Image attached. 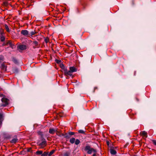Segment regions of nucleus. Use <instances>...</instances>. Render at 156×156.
Segmentation results:
<instances>
[{"label": "nucleus", "mask_w": 156, "mask_h": 156, "mask_svg": "<svg viewBox=\"0 0 156 156\" xmlns=\"http://www.w3.org/2000/svg\"><path fill=\"white\" fill-rule=\"evenodd\" d=\"M84 150L86 151L87 154H91L92 152L94 153H96L97 152L96 150L95 149L91 147L89 145H87L86 146L84 149Z\"/></svg>", "instance_id": "obj_1"}, {"label": "nucleus", "mask_w": 156, "mask_h": 156, "mask_svg": "<svg viewBox=\"0 0 156 156\" xmlns=\"http://www.w3.org/2000/svg\"><path fill=\"white\" fill-rule=\"evenodd\" d=\"M9 100L7 98H3L2 99V101L3 104L0 105V107H5L8 104Z\"/></svg>", "instance_id": "obj_2"}, {"label": "nucleus", "mask_w": 156, "mask_h": 156, "mask_svg": "<svg viewBox=\"0 0 156 156\" xmlns=\"http://www.w3.org/2000/svg\"><path fill=\"white\" fill-rule=\"evenodd\" d=\"M63 72L64 73L65 75L66 76L69 75L70 76H71L72 75V73L70 70L68 71L67 69H65Z\"/></svg>", "instance_id": "obj_3"}, {"label": "nucleus", "mask_w": 156, "mask_h": 156, "mask_svg": "<svg viewBox=\"0 0 156 156\" xmlns=\"http://www.w3.org/2000/svg\"><path fill=\"white\" fill-rule=\"evenodd\" d=\"M21 33L22 34L26 37L29 36V32L27 30H22Z\"/></svg>", "instance_id": "obj_4"}, {"label": "nucleus", "mask_w": 156, "mask_h": 156, "mask_svg": "<svg viewBox=\"0 0 156 156\" xmlns=\"http://www.w3.org/2000/svg\"><path fill=\"white\" fill-rule=\"evenodd\" d=\"M3 32V30L2 29H0V35L1 36V41H4L5 40V37L2 35Z\"/></svg>", "instance_id": "obj_5"}, {"label": "nucleus", "mask_w": 156, "mask_h": 156, "mask_svg": "<svg viewBox=\"0 0 156 156\" xmlns=\"http://www.w3.org/2000/svg\"><path fill=\"white\" fill-rule=\"evenodd\" d=\"M46 145V142L45 140H43L41 143L39 144V145L42 148H44Z\"/></svg>", "instance_id": "obj_6"}, {"label": "nucleus", "mask_w": 156, "mask_h": 156, "mask_svg": "<svg viewBox=\"0 0 156 156\" xmlns=\"http://www.w3.org/2000/svg\"><path fill=\"white\" fill-rule=\"evenodd\" d=\"M6 45H9L10 47H11L12 48L13 45L12 43L9 41H8L7 42L4 43L2 44L3 46H5Z\"/></svg>", "instance_id": "obj_7"}, {"label": "nucleus", "mask_w": 156, "mask_h": 156, "mask_svg": "<svg viewBox=\"0 0 156 156\" xmlns=\"http://www.w3.org/2000/svg\"><path fill=\"white\" fill-rule=\"evenodd\" d=\"M19 48L22 50L26 49V46L25 45L21 44L19 46Z\"/></svg>", "instance_id": "obj_8"}, {"label": "nucleus", "mask_w": 156, "mask_h": 156, "mask_svg": "<svg viewBox=\"0 0 156 156\" xmlns=\"http://www.w3.org/2000/svg\"><path fill=\"white\" fill-rule=\"evenodd\" d=\"M57 131L56 129L50 128L49 129V133L50 134H53Z\"/></svg>", "instance_id": "obj_9"}, {"label": "nucleus", "mask_w": 156, "mask_h": 156, "mask_svg": "<svg viewBox=\"0 0 156 156\" xmlns=\"http://www.w3.org/2000/svg\"><path fill=\"white\" fill-rule=\"evenodd\" d=\"M140 134L141 135L145 137H147V133L145 131L141 132L140 133Z\"/></svg>", "instance_id": "obj_10"}, {"label": "nucleus", "mask_w": 156, "mask_h": 156, "mask_svg": "<svg viewBox=\"0 0 156 156\" xmlns=\"http://www.w3.org/2000/svg\"><path fill=\"white\" fill-rule=\"evenodd\" d=\"M69 69L73 73L76 71V69L74 67H71L69 68Z\"/></svg>", "instance_id": "obj_11"}, {"label": "nucleus", "mask_w": 156, "mask_h": 156, "mask_svg": "<svg viewBox=\"0 0 156 156\" xmlns=\"http://www.w3.org/2000/svg\"><path fill=\"white\" fill-rule=\"evenodd\" d=\"M110 152L113 155H115L116 153V151L115 150L112 149H111L110 150Z\"/></svg>", "instance_id": "obj_12"}, {"label": "nucleus", "mask_w": 156, "mask_h": 156, "mask_svg": "<svg viewBox=\"0 0 156 156\" xmlns=\"http://www.w3.org/2000/svg\"><path fill=\"white\" fill-rule=\"evenodd\" d=\"M43 152L42 151H37L36 152V154L37 155H41V156H42V154Z\"/></svg>", "instance_id": "obj_13"}, {"label": "nucleus", "mask_w": 156, "mask_h": 156, "mask_svg": "<svg viewBox=\"0 0 156 156\" xmlns=\"http://www.w3.org/2000/svg\"><path fill=\"white\" fill-rule=\"evenodd\" d=\"M75 141V139L74 138H71L69 140V142L72 144H73Z\"/></svg>", "instance_id": "obj_14"}, {"label": "nucleus", "mask_w": 156, "mask_h": 156, "mask_svg": "<svg viewBox=\"0 0 156 156\" xmlns=\"http://www.w3.org/2000/svg\"><path fill=\"white\" fill-rule=\"evenodd\" d=\"M55 150H53L48 153V156H51L55 151Z\"/></svg>", "instance_id": "obj_15"}, {"label": "nucleus", "mask_w": 156, "mask_h": 156, "mask_svg": "<svg viewBox=\"0 0 156 156\" xmlns=\"http://www.w3.org/2000/svg\"><path fill=\"white\" fill-rule=\"evenodd\" d=\"M17 140H18L16 138H14L11 140V142L12 143H16Z\"/></svg>", "instance_id": "obj_16"}, {"label": "nucleus", "mask_w": 156, "mask_h": 156, "mask_svg": "<svg viewBox=\"0 0 156 156\" xmlns=\"http://www.w3.org/2000/svg\"><path fill=\"white\" fill-rule=\"evenodd\" d=\"M48 156V152H44V153H42V156Z\"/></svg>", "instance_id": "obj_17"}, {"label": "nucleus", "mask_w": 156, "mask_h": 156, "mask_svg": "<svg viewBox=\"0 0 156 156\" xmlns=\"http://www.w3.org/2000/svg\"><path fill=\"white\" fill-rule=\"evenodd\" d=\"M75 144L76 145H77L80 143V140H79L78 139H76L75 141Z\"/></svg>", "instance_id": "obj_18"}, {"label": "nucleus", "mask_w": 156, "mask_h": 156, "mask_svg": "<svg viewBox=\"0 0 156 156\" xmlns=\"http://www.w3.org/2000/svg\"><path fill=\"white\" fill-rule=\"evenodd\" d=\"M5 27L7 31L8 32H9L10 31V30L7 25L6 24H5Z\"/></svg>", "instance_id": "obj_19"}, {"label": "nucleus", "mask_w": 156, "mask_h": 156, "mask_svg": "<svg viewBox=\"0 0 156 156\" xmlns=\"http://www.w3.org/2000/svg\"><path fill=\"white\" fill-rule=\"evenodd\" d=\"M35 31H31L30 34H29V36H32L33 35H34L35 34Z\"/></svg>", "instance_id": "obj_20"}, {"label": "nucleus", "mask_w": 156, "mask_h": 156, "mask_svg": "<svg viewBox=\"0 0 156 156\" xmlns=\"http://www.w3.org/2000/svg\"><path fill=\"white\" fill-rule=\"evenodd\" d=\"M60 67L61 68L63 69V72H64V70L65 69H66V68H65V66L64 65L62 64H61L60 65Z\"/></svg>", "instance_id": "obj_21"}, {"label": "nucleus", "mask_w": 156, "mask_h": 156, "mask_svg": "<svg viewBox=\"0 0 156 156\" xmlns=\"http://www.w3.org/2000/svg\"><path fill=\"white\" fill-rule=\"evenodd\" d=\"M70 153L68 152L65 153L62 156H69Z\"/></svg>", "instance_id": "obj_22"}, {"label": "nucleus", "mask_w": 156, "mask_h": 156, "mask_svg": "<svg viewBox=\"0 0 156 156\" xmlns=\"http://www.w3.org/2000/svg\"><path fill=\"white\" fill-rule=\"evenodd\" d=\"M0 120H3V115L1 113H0Z\"/></svg>", "instance_id": "obj_23"}, {"label": "nucleus", "mask_w": 156, "mask_h": 156, "mask_svg": "<svg viewBox=\"0 0 156 156\" xmlns=\"http://www.w3.org/2000/svg\"><path fill=\"white\" fill-rule=\"evenodd\" d=\"M78 132L79 133H84V131L82 130H79Z\"/></svg>", "instance_id": "obj_24"}, {"label": "nucleus", "mask_w": 156, "mask_h": 156, "mask_svg": "<svg viewBox=\"0 0 156 156\" xmlns=\"http://www.w3.org/2000/svg\"><path fill=\"white\" fill-rule=\"evenodd\" d=\"M4 57L2 55H0V61L2 60L3 61L4 60Z\"/></svg>", "instance_id": "obj_25"}, {"label": "nucleus", "mask_w": 156, "mask_h": 156, "mask_svg": "<svg viewBox=\"0 0 156 156\" xmlns=\"http://www.w3.org/2000/svg\"><path fill=\"white\" fill-rule=\"evenodd\" d=\"M45 42L47 43L49 41V39L48 38H45L44 39Z\"/></svg>", "instance_id": "obj_26"}, {"label": "nucleus", "mask_w": 156, "mask_h": 156, "mask_svg": "<svg viewBox=\"0 0 156 156\" xmlns=\"http://www.w3.org/2000/svg\"><path fill=\"white\" fill-rule=\"evenodd\" d=\"M69 133L70 135H72L74 134V133L73 132H69Z\"/></svg>", "instance_id": "obj_27"}, {"label": "nucleus", "mask_w": 156, "mask_h": 156, "mask_svg": "<svg viewBox=\"0 0 156 156\" xmlns=\"http://www.w3.org/2000/svg\"><path fill=\"white\" fill-rule=\"evenodd\" d=\"M152 141L154 145H156V140H153Z\"/></svg>", "instance_id": "obj_28"}, {"label": "nucleus", "mask_w": 156, "mask_h": 156, "mask_svg": "<svg viewBox=\"0 0 156 156\" xmlns=\"http://www.w3.org/2000/svg\"><path fill=\"white\" fill-rule=\"evenodd\" d=\"M2 68H3V69H5L6 68V67H5V66L3 64H2Z\"/></svg>", "instance_id": "obj_29"}, {"label": "nucleus", "mask_w": 156, "mask_h": 156, "mask_svg": "<svg viewBox=\"0 0 156 156\" xmlns=\"http://www.w3.org/2000/svg\"><path fill=\"white\" fill-rule=\"evenodd\" d=\"M96 153H94L93 155V156H98V154H96Z\"/></svg>", "instance_id": "obj_30"}, {"label": "nucleus", "mask_w": 156, "mask_h": 156, "mask_svg": "<svg viewBox=\"0 0 156 156\" xmlns=\"http://www.w3.org/2000/svg\"><path fill=\"white\" fill-rule=\"evenodd\" d=\"M18 72V69H15L14 71V73H17Z\"/></svg>", "instance_id": "obj_31"}, {"label": "nucleus", "mask_w": 156, "mask_h": 156, "mask_svg": "<svg viewBox=\"0 0 156 156\" xmlns=\"http://www.w3.org/2000/svg\"><path fill=\"white\" fill-rule=\"evenodd\" d=\"M3 120H0V126H1L2 125V122Z\"/></svg>", "instance_id": "obj_32"}, {"label": "nucleus", "mask_w": 156, "mask_h": 156, "mask_svg": "<svg viewBox=\"0 0 156 156\" xmlns=\"http://www.w3.org/2000/svg\"><path fill=\"white\" fill-rule=\"evenodd\" d=\"M65 137L67 138H69V135H66L65 136Z\"/></svg>", "instance_id": "obj_33"}, {"label": "nucleus", "mask_w": 156, "mask_h": 156, "mask_svg": "<svg viewBox=\"0 0 156 156\" xmlns=\"http://www.w3.org/2000/svg\"><path fill=\"white\" fill-rule=\"evenodd\" d=\"M60 61H58L57 62V63H58L59 62H60Z\"/></svg>", "instance_id": "obj_34"}, {"label": "nucleus", "mask_w": 156, "mask_h": 156, "mask_svg": "<svg viewBox=\"0 0 156 156\" xmlns=\"http://www.w3.org/2000/svg\"><path fill=\"white\" fill-rule=\"evenodd\" d=\"M35 43H37V42L36 41H35Z\"/></svg>", "instance_id": "obj_35"}]
</instances>
